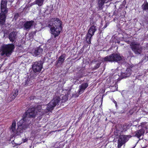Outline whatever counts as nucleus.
Listing matches in <instances>:
<instances>
[{"mask_svg":"<svg viewBox=\"0 0 148 148\" xmlns=\"http://www.w3.org/2000/svg\"><path fill=\"white\" fill-rule=\"evenodd\" d=\"M28 82H29L28 79H27V81L26 80L25 81V85H27L29 84Z\"/></svg>","mask_w":148,"mask_h":148,"instance_id":"nucleus-27","label":"nucleus"},{"mask_svg":"<svg viewBox=\"0 0 148 148\" xmlns=\"http://www.w3.org/2000/svg\"><path fill=\"white\" fill-rule=\"evenodd\" d=\"M66 55L65 54H62L60 56L58 59V60L56 61L57 64H59L61 65L64 62L65 59Z\"/></svg>","mask_w":148,"mask_h":148,"instance_id":"nucleus-16","label":"nucleus"},{"mask_svg":"<svg viewBox=\"0 0 148 148\" xmlns=\"http://www.w3.org/2000/svg\"><path fill=\"white\" fill-rule=\"evenodd\" d=\"M16 36V34L15 32H12L10 34L9 38L10 41L13 42L14 41Z\"/></svg>","mask_w":148,"mask_h":148,"instance_id":"nucleus-18","label":"nucleus"},{"mask_svg":"<svg viewBox=\"0 0 148 148\" xmlns=\"http://www.w3.org/2000/svg\"><path fill=\"white\" fill-rule=\"evenodd\" d=\"M16 124L15 121V120H13L11 126V130H12V131L14 133L16 131Z\"/></svg>","mask_w":148,"mask_h":148,"instance_id":"nucleus-19","label":"nucleus"},{"mask_svg":"<svg viewBox=\"0 0 148 148\" xmlns=\"http://www.w3.org/2000/svg\"><path fill=\"white\" fill-rule=\"evenodd\" d=\"M43 51V49L40 47H39L33 50L32 51V53L33 56L36 57L41 54Z\"/></svg>","mask_w":148,"mask_h":148,"instance_id":"nucleus-12","label":"nucleus"},{"mask_svg":"<svg viewBox=\"0 0 148 148\" xmlns=\"http://www.w3.org/2000/svg\"><path fill=\"white\" fill-rule=\"evenodd\" d=\"M1 12L0 14V24L3 25L6 18V14L8 12L6 6L1 7Z\"/></svg>","mask_w":148,"mask_h":148,"instance_id":"nucleus-7","label":"nucleus"},{"mask_svg":"<svg viewBox=\"0 0 148 148\" xmlns=\"http://www.w3.org/2000/svg\"><path fill=\"white\" fill-rule=\"evenodd\" d=\"M121 58L119 55L116 54H113L109 56L106 57L104 60L106 61H109L110 62H118L121 60Z\"/></svg>","mask_w":148,"mask_h":148,"instance_id":"nucleus-6","label":"nucleus"},{"mask_svg":"<svg viewBox=\"0 0 148 148\" xmlns=\"http://www.w3.org/2000/svg\"><path fill=\"white\" fill-rule=\"evenodd\" d=\"M34 23V22L33 21H27L23 24L24 29L27 30H29L33 25Z\"/></svg>","mask_w":148,"mask_h":148,"instance_id":"nucleus-11","label":"nucleus"},{"mask_svg":"<svg viewBox=\"0 0 148 148\" xmlns=\"http://www.w3.org/2000/svg\"><path fill=\"white\" fill-rule=\"evenodd\" d=\"M109 1V0H99V3L100 5L102 6L104 4V3H107Z\"/></svg>","mask_w":148,"mask_h":148,"instance_id":"nucleus-22","label":"nucleus"},{"mask_svg":"<svg viewBox=\"0 0 148 148\" xmlns=\"http://www.w3.org/2000/svg\"><path fill=\"white\" fill-rule=\"evenodd\" d=\"M88 86V84L87 83H85L82 84L79 86V89L78 90V92L79 94L82 93L85 89Z\"/></svg>","mask_w":148,"mask_h":148,"instance_id":"nucleus-14","label":"nucleus"},{"mask_svg":"<svg viewBox=\"0 0 148 148\" xmlns=\"http://www.w3.org/2000/svg\"><path fill=\"white\" fill-rule=\"evenodd\" d=\"M100 65V64H99V63H98V64H97V66H95V68H98L99 67V66Z\"/></svg>","mask_w":148,"mask_h":148,"instance_id":"nucleus-29","label":"nucleus"},{"mask_svg":"<svg viewBox=\"0 0 148 148\" xmlns=\"http://www.w3.org/2000/svg\"><path fill=\"white\" fill-rule=\"evenodd\" d=\"M61 24V21L57 18H52L49 22V27L55 38L60 34L62 30Z\"/></svg>","mask_w":148,"mask_h":148,"instance_id":"nucleus-1","label":"nucleus"},{"mask_svg":"<svg viewBox=\"0 0 148 148\" xmlns=\"http://www.w3.org/2000/svg\"><path fill=\"white\" fill-rule=\"evenodd\" d=\"M18 91L17 89L14 90V91L11 93L10 96V97L11 99L10 101L14 99L18 95Z\"/></svg>","mask_w":148,"mask_h":148,"instance_id":"nucleus-17","label":"nucleus"},{"mask_svg":"<svg viewBox=\"0 0 148 148\" xmlns=\"http://www.w3.org/2000/svg\"><path fill=\"white\" fill-rule=\"evenodd\" d=\"M24 115L23 116V119L20 120L17 123L18 126V128L17 130V132L18 134L19 133H22L23 132V129L25 130L26 128L27 127H25L24 126H23V122L25 121H26L27 119L24 118Z\"/></svg>","mask_w":148,"mask_h":148,"instance_id":"nucleus-10","label":"nucleus"},{"mask_svg":"<svg viewBox=\"0 0 148 148\" xmlns=\"http://www.w3.org/2000/svg\"><path fill=\"white\" fill-rule=\"evenodd\" d=\"M144 128H143L141 130H139L136 131L135 136L138 138H140L141 136L143 135L145 132V129Z\"/></svg>","mask_w":148,"mask_h":148,"instance_id":"nucleus-15","label":"nucleus"},{"mask_svg":"<svg viewBox=\"0 0 148 148\" xmlns=\"http://www.w3.org/2000/svg\"><path fill=\"white\" fill-rule=\"evenodd\" d=\"M142 8L143 10H148V3L147 1L144 2L142 5Z\"/></svg>","mask_w":148,"mask_h":148,"instance_id":"nucleus-20","label":"nucleus"},{"mask_svg":"<svg viewBox=\"0 0 148 148\" xmlns=\"http://www.w3.org/2000/svg\"><path fill=\"white\" fill-rule=\"evenodd\" d=\"M68 99L67 96V95H65L63 96L62 97V101L64 102L66 101Z\"/></svg>","mask_w":148,"mask_h":148,"instance_id":"nucleus-25","label":"nucleus"},{"mask_svg":"<svg viewBox=\"0 0 148 148\" xmlns=\"http://www.w3.org/2000/svg\"><path fill=\"white\" fill-rule=\"evenodd\" d=\"M7 6L6 0H2L1 2V7Z\"/></svg>","mask_w":148,"mask_h":148,"instance_id":"nucleus-24","label":"nucleus"},{"mask_svg":"<svg viewBox=\"0 0 148 148\" xmlns=\"http://www.w3.org/2000/svg\"><path fill=\"white\" fill-rule=\"evenodd\" d=\"M125 73V75L124 77H126L130 75L131 74L130 69V68H127Z\"/></svg>","mask_w":148,"mask_h":148,"instance_id":"nucleus-23","label":"nucleus"},{"mask_svg":"<svg viewBox=\"0 0 148 148\" xmlns=\"http://www.w3.org/2000/svg\"><path fill=\"white\" fill-rule=\"evenodd\" d=\"M60 99L58 96H56L48 104L47 107V109L48 111H51L53 108L59 103Z\"/></svg>","mask_w":148,"mask_h":148,"instance_id":"nucleus-5","label":"nucleus"},{"mask_svg":"<svg viewBox=\"0 0 148 148\" xmlns=\"http://www.w3.org/2000/svg\"><path fill=\"white\" fill-rule=\"evenodd\" d=\"M113 101L115 104V105L116 107H117V105L116 102L114 100Z\"/></svg>","mask_w":148,"mask_h":148,"instance_id":"nucleus-28","label":"nucleus"},{"mask_svg":"<svg viewBox=\"0 0 148 148\" xmlns=\"http://www.w3.org/2000/svg\"><path fill=\"white\" fill-rule=\"evenodd\" d=\"M35 110V108H31L29 109L24 115V119H27L29 118H34L38 112Z\"/></svg>","mask_w":148,"mask_h":148,"instance_id":"nucleus-8","label":"nucleus"},{"mask_svg":"<svg viewBox=\"0 0 148 148\" xmlns=\"http://www.w3.org/2000/svg\"><path fill=\"white\" fill-rule=\"evenodd\" d=\"M14 48V45L12 44L3 45L1 47L0 54L2 56L9 57L11 55Z\"/></svg>","mask_w":148,"mask_h":148,"instance_id":"nucleus-2","label":"nucleus"},{"mask_svg":"<svg viewBox=\"0 0 148 148\" xmlns=\"http://www.w3.org/2000/svg\"><path fill=\"white\" fill-rule=\"evenodd\" d=\"M41 106H38L36 108H35V110H36V111L37 112L38 111V112H40L41 111Z\"/></svg>","mask_w":148,"mask_h":148,"instance_id":"nucleus-26","label":"nucleus"},{"mask_svg":"<svg viewBox=\"0 0 148 148\" xmlns=\"http://www.w3.org/2000/svg\"><path fill=\"white\" fill-rule=\"evenodd\" d=\"M96 30V26L95 25L92 26L90 28L88 32L86 35V40L88 43H90L91 39Z\"/></svg>","mask_w":148,"mask_h":148,"instance_id":"nucleus-4","label":"nucleus"},{"mask_svg":"<svg viewBox=\"0 0 148 148\" xmlns=\"http://www.w3.org/2000/svg\"><path fill=\"white\" fill-rule=\"evenodd\" d=\"M126 137L123 136H121L118 140V148H120L124 144L126 141L125 140Z\"/></svg>","mask_w":148,"mask_h":148,"instance_id":"nucleus-13","label":"nucleus"},{"mask_svg":"<svg viewBox=\"0 0 148 148\" xmlns=\"http://www.w3.org/2000/svg\"><path fill=\"white\" fill-rule=\"evenodd\" d=\"M44 0H36L35 3L36 4L38 5L39 6H42L44 2Z\"/></svg>","mask_w":148,"mask_h":148,"instance_id":"nucleus-21","label":"nucleus"},{"mask_svg":"<svg viewBox=\"0 0 148 148\" xmlns=\"http://www.w3.org/2000/svg\"><path fill=\"white\" fill-rule=\"evenodd\" d=\"M130 46L132 51L136 55H139L141 53L143 48L140 45L136 42H132Z\"/></svg>","mask_w":148,"mask_h":148,"instance_id":"nucleus-3","label":"nucleus"},{"mask_svg":"<svg viewBox=\"0 0 148 148\" xmlns=\"http://www.w3.org/2000/svg\"><path fill=\"white\" fill-rule=\"evenodd\" d=\"M27 138H25V139L23 140V142H26V141H27Z\"/></svg>","mask_w":148,"mask_h":148,"instance_id":"nucleus-30","label":"nucleus"},{"mask_svg":"<svg viewBox=\"0 0 148 148\" xmlns=\"http://www.w3.org/2000/svg\"><path fill=\"white\" fill-rule=\"evenodd\" d=\"M32 69L36 73L40 71L42 67V62H36L32 65Z\"/></svg>","mask_w":148,"mask_h":148,"instance_id":"nucleus-9","label":"nucleus"}]
</instances>
